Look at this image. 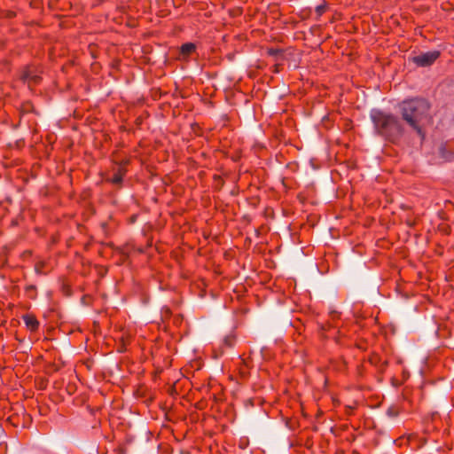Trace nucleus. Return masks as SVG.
Segmentation results:
<instances>
[{
	"label": "nucleus",
	"mask_w": 454,
	"mask_h": 454,
	"mask_svg": "<svg viewBox=\"0 0 454 454\" xmlns=\"http://www.w3.org/2000/svg\"><path fill=\"white\" fill-rule=\"evenodd\" d=\"M326 10L325 4H319L316 7V13L321 16Z\"/></svg>",
	"instance_id": "1a4fd4ad"
},
{
	"label": "nucleus",
	"mask_w": 454,
	"mask_h": 454,
	"mask_svg": "<svg viewBox=\"0 0 454 454\" xmlns=\"http://www.w3.org/2000/svg\"><path fill=\"white\" fill-rule=\"evenodd\" d=\"M39 78L40 77L38 76V74H36L35 73V70L31 67L26 68L21 74V79L24 82H27L36 83L38 82Z\"/></svg>",
	"instance_id": "20e7f679"
},
{
	"label": "nucleus",
	"mask_w": 454,
	"mask_h": 454,
	"mask_svg": "<svg viewBox=\"0 0 454 454\" xmlns=\"http://www.w3.org/2000/svg\"><path fill=\"white\" fill-rule=\"evenodd\" d=\"M387 413L389 417L395 418L398 415V411L395 407H390Z\"/></svg>",
	"instance_id": "9d476101"
},
{
	"label": "nucleus",
	"mask_w": 454,
	"mask_h": 454,
	"mask_svg": "<svg viewBox=\"0 0 454 454\" xmlns=\"http://www.w3.org/2000/svg\"><path fill=\"white\" fill-rule=\"evenodd\" d=\"M439 151L442 158L445 160H450L452 159V154L447 152L445 146L442 145Z\"/></svg>",
	"instance_id": "0eeeda50"
},
{
	"label": "nucleus",
	"mask_w": 454,
	"mask_h": 454,
	"mask_svg": "<svg viewBox=\"0 0 454 454\" xmlns=\"http://www.w3.org/2000/svg\"><path fill=\"white\" fill-rule=\"evenodd\" d=\"M196 49V46L194 43H186L182 45L181 47V53L182 55L184 56H187L189 54H191L192 52H193Z\"/></svg>",
	"instance_id": "423d86ee"
},
{
	"label": "nucleus",
	"mask_w": 454,
	"mask_h": 454,
	"mask_svg": "<svg viewBox=\"0 0 454 454\" xmlns=\"http://www.w3.org/2000/svg\"><path fill=\"white\" fill-rule=\"evenodd\" d=\"M112 183L119 184L122 181V174L121 172L115 173L112 177Z\"/></svg>",
	"instance_id": "6e6552de"
},
{
	"label": "nucleus",
	"mask_w": 454,
	"mask_h": 454,
	"mask_svg": "<svg viewBox=\"0 0 454 454\" xmlns=\"http://www.w3.org/2000/svg\"><path fill=\"white\" fill-rule=\"evenodd\" d=\"M429 109V103L421 98L407 99L399 104L403 119L422 137L424 134L419 123L428 117Z\"/></svg>",
	"instance_id": "f257e3e1"
},
{
	"label": "nucleus",
	"mask_w": 454,
	"mask_h": 454,
	"mask_svg": "<svg viewBox=\"0 0 454 454\" xmlns=\"http://www.w3.org/2000/svg\"><path fill=\"white\" fill-rule=\"evenodd\" d=\"M371 119L377 133L386 139L394 141L402 136L403 128L399 119L392 114L372 109Z\"/></svg>",
	"instance_id": "f03ea898"
},
{
	"label": "nucleus",
	"mask_w": 454,
	"mask_h": 454,
	"mask_svg": "<svg viewBox=\"0 0 454 454\" xmlns=\"http://www.w3.org/2000/svg\"><path fill=\"white\" fill-rule=\"evenodd\" d=\"M441 55L439 51L422 52L412 58V61L419 67L431 66Z\"/></svg>",
	"instance_id": "7ed1b4c3"
},
{
	"label": "nucleus",
	"mask_w": 454,
	"mask_h": 454,
	"mask_svg": "<svg viewBox=\"0 0 454 454\" xmlns=\"http://www.w3.org/2000/svg\"><path fill=\"white\" fill-rule=\"evenodd\" d=\"M23 320L26 326L32 332H35L38 329L39 322L37 319L31 315L23 316Z\"/></svg>",
	"instance_id": "39448f33"
}]
</instances>
